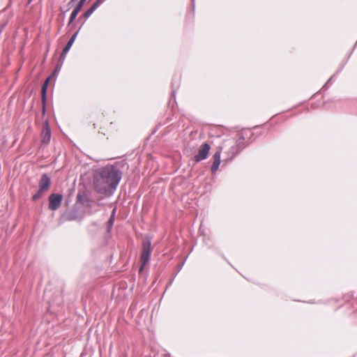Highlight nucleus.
Returning <instances> with one entry per match:
<instances>
[{
	"instance_id": "f257e3e1",
	"label": "nucleus",
	"mask_w": 357,
	"mask_h": 357,
	"mask_svg": "<svg viewBox=\"0 0 357 357\" xmlns=\"http://www.w3.org/2000/svg\"><path fill=\"white\" fill-rule=\"evenodd\" d=\"M121 178V172L113 165H107L96 172L93 185L100 194L111 195L116 190Z\"/></svg>"
},
{
	"instance_id": "f03ea898",
	"label": "nucleus",
	"mask_w": 357,
	"mask_h": 357,
	"mask_svg": "<svg viewBox=\"0 0 357 357\" xmlns=\"http://www.w3.org/2000/svg\"><path fill=\"white\" fill-rule=\"evenodd\" d=\"M51 185V179L46 174H42L38 183L39 189L37 192L33 195L32 199L36 201L40 199L45 192H47Z\"/></svg>"
},
{
	"instance_id": "7ed1b4c3",
	"label": "nucleus",
	"mask_w": 357,
	"mask_h": 357,
	"mask_svg": "<svg viewBox=\"0 0 357 357\" xmlns=\"http://www.w3.org/2000/svg\"><path fill=\"white\" fill-rule=\"evenodd\" d=\"M151 252V241L149 238L144 240L141 253V266L139 271H142L144 267L149 263Z\"/></svg>"
},
{
	"instance_id": "20e7f679",
	"label": "nucleus",
	"mask_w": 357,
	"mask_h": 357,
	"mask_svg": "<svg viewBox=\"0 0 357 357\" xmlns=\"http://www.w3.org/2000/svg\"><path fill=\"white\" fill-rule=\"evenodd\" d=\"M211 149V145L208 143H204L202 144L199 149L198 153L196 154L193 159L195 162H198L201 160H203L206 159L208 155L209 151Z\"/></svg>"
},
{
	"instance_id": "39448f33",
	"label": "nucleus",
	"mask_w": 357,
	"mask_h": 357,
	"mask_svg": "<svg viewBox=\"0 0 357 357\" xmlns=\"http://www.w3.org/2000/svg\"><path fill=\"white\" fill-rule=\"evenodd\" d=\"M234 144V138L225 139L222 144L217 147V151L220 153L223 151L227 155V160H231V147Z\"/></svg>"
},
{
	"instance_id": "423d86ee",
	"label": "nucleus",
	"mask_w": 357,
	"mask_h": 357,
	"mask_svg": "<svg viewBox=\"0 0 357 357\" xmlns=\"http://www.w3.org/2000/svg\"><path fill=\"white\" fill-rule=\"evenodd\" d=\"M63 197L60 194H52L49 197V208L56 211L61 204Z\"/></svg>"
},
{
	"instance_id": "0eeeda50",
	"label": "nucleus",
	"mask_w": 357,
	"mask_h": 357,
	"mask_svg": "<svg viewBox=\"0 0 357 357\" xmlns=\"http://www.w3.org/2000/svg\"><path fill=\"white\" fill-rule=\"evenodd\" d=\"M51 139V130L49 127V123L45 121L43 125V130L41 132V140L44 144H48Z\"/></svg>"
},
{
	"instance_id": "6e6552de",
	"label": "nucleus",
	"mask_w": 357,
	"mask_h": 357,
	"mask_svg": "<svg viewBox=\"0 0 357 357\" xmlns=\"http://www.w3.org/2000/svg\"><path fill=\"white\" fill-rule=\"evenodd\" d=\"M51 79V77H49L46 79V80L44 82V83L42 85L41 88V98L43 102V112H45V102L47 99V91L48 84L50 82V80Z\"/></svg>"
},
{
	"instance_id": "1a4fd4ad",
	"label": "nucleus",
	"mask_w": 357,
	"mask_h": 357,
	"mask_svg": "<svg viewBox=\"0 0 357 357\" xmlns=\"http://www.w3.org/2000/svg\"><path fill=\"white\" fill-rule=\"evenodd\" d=\"M220 154L221 153L216 150L215 153L213 155V164L211 167L212 174H215L219 168L221 162Z\"/></svg>"
},
{
	"instance_id": "9d476101",
	"label": "nucleus",
	"mask_w": 357,
	"mask_h": 357,
	"mask_svg": "<svg viewBox=\"0 0 357 357\" xmlns=\"http://www.w3.org/2000/svg\"><path fill=\"white\" fill-rule=\"evenodd\" d=\"M104 0H97L90 8L86 10L81 16V17H84V19H87L91 16V15L97 9L98 7L100 6L103 3Z\"/></svg>"
},
{
	"instance_id": "9b49d317",
	"label": "nucleus",
	"mask_w": 357,
	"mask_h": 357,
	"mask_svg": "<svg viewBox=\"0 0 357 357\" xmlns=\"http://www.w3.org/2000/svg\"><path fill=\"white\" fill-rule=\"evenodd\" d=\"M77 34V33H75L68 40V42L67 43V44L64 47V48L63 49V51H62L61 56H60V59H64L66 55L67 54V53L68 52L71 46L73 45V44L75 40Z\"/></svg>"
},
{
	"instance_id": "f8f14e48",
	"label": "nucleus",
	"mask_w": 357,
	"mask_h": 357,
	"mask_svg": "<svg viewBox=\"0 0 357 357\" xmlns=\"http://www.w3.org/2000/svg\"><path fill=\"white\" fill-rule=\"evenodd\" d=\"M235 140L241 152L247 146L245 139L242 135L239 134L238 138L235 139Z\"/></svg>"
},
{
	"instance_id": "ddd939ff",
	"label": "nucleus",
	"mask_w": 357,
	"mask_h": 357,
	"mask_svg": "<svg viewBox=\"0 0 357 357\" xmlns=\"http://www.w3.org/2000/svg\"><path fill=\"white\" fill-rule=\"evenodd\" d=\"M238 153H240V151L238 148V145H236V140L234 138V144L231 147V160H232Z\"/></svg>"
},
{
	"instance_id": "4468645a",
	"label": "nucleus",
	"mask_w": 357,
	"mask_h": 357,
	"mask_svg": "<svg viewBox=\"0 0 357 357\" xmlns=\"http://www.w3.org/2000/svg\"><path fill=\"white\" fill-rule=\"evenodd\" d=\"M81 10L79 9V8L75 7V9L73 10L68 22V26L70 25V24L75 20L77 17L78 13H79Z\"/></svg>"
},
{
	"instance_id": "2eb2a0df",
	"label": "nucleus",
	"mask_w": 357,
	"mask_h": 357,
	"mask_svg": "<svg viewBox=\"0 0 357 357\" xmlns=\"http://www.w3.org/2000/svg\"><path fill=\"white\" fill-rule=\"evenodd\" d=\"M114 215H115V209L113 210L112 211V213L111 215V217L108 221V223L109 225V226H112L114 223Z\"/></svg>"
},
{
	"instance_id": "dca6fc26",
	"label": "nucleus",
	"mask_w": 357,
	"mask_h": 357,
	"mask_svg": "<svg viewBox=\"0 0 357 357\" xmlns=\"http://www.w3.org/2000/svg\"><path fill=\"white\" fill-rule=\"evenodd\" d=\"M86 0H80L78 3V4L77 5V8H79V10H82L83 6L84 5V3Z\"/></svg>"
},
{
	"instance_id": "f3484780",
	"label": "nucleus",
	"mask_w": 357,
	"mask_h": 357,
	"mask_svg": "<svg viewBox=\"0 0 357 357\" xmlns=\"http://www.w3.org/2000/svg\"><path fill=\"white\" fill-rule=\"evenodd\" d=\"M76 1V0H71L70 3H71V2H73V1Z\"/></svg>"
}]
</instances>
